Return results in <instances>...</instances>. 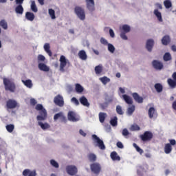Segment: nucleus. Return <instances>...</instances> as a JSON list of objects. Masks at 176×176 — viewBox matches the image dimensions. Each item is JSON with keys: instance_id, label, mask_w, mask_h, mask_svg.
<instances>
[{"instance_id": "48", "label": "nucleus", "mask_w": 176, "mask_h": 176, "mask_svg": "<svg viewBox=\"0 0 176 176\" xmlns=\"http://www.w3.org/2000/svg\"><path fill=\"white\" fill-rule=\"evenodd\" d=\"M164 61H170L171 60V54L168 52H166L164 55Z\"/></svg>"}, {"instance_id": "28", "label": "nucleus", "mask_w": 176, "mask_h": 176, "mask_svg": "<svg viewBox=\"0 0 176 176\" xmlns=\"http://www.w3.org/2000/svg\"><path fill=\"white\" fill-rule=\"evenodd\" d=\"M22 82L28 89H32V86H33L32 80H31L30 79L29 80H22Z\"/></svg>"}, {"instance_id": "3", "label": "nucleus", "mask_w": 176, "mask_h": 176, "mask_svg": "<svg viewBox=\"0 0 176 176\" xmlns=\"http://www.w3.org/2000/svg\"><path fill=\"white\" fill-rule=\"evenodd\" d=\"M74 12L80 20H85L86 13L85 12V9H83L82 7L76 6L74 8Z\"/></svg>"}, {"instance_id": "13", "label": "nucleus", "mask_w": 176, "mask_h": 176, "mask_svg": "<svg viewBox=\"0 0 176 176\" xmlns=\"http://www.w3.org/2000/svg\"><path fill=\"white\" fill-rule=\"evenodd\" d=\"M132 97L133 100H135V101L138 104H142V102H144V98L140 96V95L137 92L133 93Z\"/></svg>"}, {"instance_id": "16", "label": "nucleus", "mask_w": 176, "mask_h": 176, "mask_svg": "<svg viewBox=\"0 0 176 176\" xmlns=\"http://www.w3.org/2000/svg\"><path fill=\"white\" fill-rule=\"evenodd\" d=\"M85 2L87 3V9L89 10L90 12L94 11V0H85Z\"/></svg>"}, {"instance_id": "59", "label": "nucleus", "mask_w": 176, "mask_h": 176, "mask_svg": "<svg viewBox=\"0 0 176 176\" xmlns=\"http://www.w3.org/2000/svg\"><path fill=\"white\" fill-rule=\"evenodd\" d=\"M37 102L36 100L34 99V98H31L30 99V105H32L33 107L36 105Z\"/></svg>"}, {"instance_id": "58", "label": "nucleus", "mask_w": 176, "mask_h": 176, "mask_svg": "<svg viewBox=\"0 0 176 176\" xmlns=\"http://www.w3.org/2000/svg\"><path fill=\"white\" fill-rule=\"evenodd\" d=\"M38 61H45V60H46V58H45V56L40 54L38 56Z\"/></svg>"}, {"instance_id": "37", "label": "nucleus", "mask_w": 176, "mask_h": 176, "mask_svg": "<svg viewBox=\"0 0 176 176\" xmlns=\"http://www.w3.org/2000/svg\"><path fill=\"white\" fill-rule=\"evenodd\" d=\"M30 9L32 11L34 12V13L38 12V7H36V4L35 3V1H32L31 5H30Z\"/></svg>"}, {"instance_id": "63", "label": "nucleus", "mask_w": 176, "mask_h": 176, "mask_svg": "<svg viewBox=\"0 0 176 176\" xmlns=\"http://www.w3.org/2000/svg\"><path fill=\"white\" fill-rule=\"evenodd\" d=\"M79 133L80 134V135H82V137H86L87 135L86 133H85V131H83V130L82 129H80Z\"/></svg>"}, {"instance_id": "10", "label": "nucleus", "mask_w": 176, "mask_h": 176, "mask_svg": "<svg viewBox=\"0 0 176 176\" xmlns=\"http://www.w3.org/2000/svg\"><path fill=\"white\" fill-rule=\"evenodd\" d=\"M58 119H60V122L63 123H67V118L63 112H59L54 116V122H57Z\"/></svg>"}, {"instance_id": "12", "label": "nucleus", "mask_w": 176, "mask_h": 176, "mask_svg": "<svg viewBox=\"0 0 176 176\" xmlns=\"http://www.w3.org/2000/svg\"><path fill=\"white\" fill-rule=\"evenodd\" d=\"M155 41H153V39L150 38L147 40L146 43V49L148 50V52H152V49H153Z\"/></svg>"}, {"instance_id": "61", "label": "nucleus", "mask_w": 176, "mask_h": 176, "mask_svg": "<svg viewBox=\"0 0 176 176\" xmlns=\"http://www.w3.org/2000/svg\"><path fill=\"white\" fill-rule=\"evenodd\" d=\"M117 146L118 148H120V149H123V147H124L122 142H117Z\"/></svg>"}, {"instance_id": "54", "label": "nucleus", "mask_w": 176, "mask_h": 176, "mask_svg": "<svg viewBox=\"0 0 176 176\" xmlns=\"http://www.w3.org/2000/svg\"><path fill=\"white\" fill-rule=\"evenodd\" d=\"M100 43H102V45H104V46H107L109 44L108 43V41H107V39H105L104 37L100 38Z\"/></svg>"}, {"instance_id": "38", "label": "nucleus", "mask_w": 176, "mask_h": 176, "mask_svg": "<svg viewBox=\"0 0 176 176\" xmlns=\"http://www.w3.org/2000/svg\"><path fill=\"white\" fill-rule=\"evenodd\" d=\"M107 118V113L100 112L99 113V120L100 123H104L105 122V118Z\"/></svg>"}, {"instance_id": "7", "label": "nucleus", "mask_w": 176, "mask_h": 176, "mask_svg": "<svg viewBox=\"0 0 176 176\" xmlns=\"http://www.w3.org/2000/svg\"><path fill=\"white\" fill-rule=\"evenodd\" d=\"M54 102L55 105L63 107H64V98L61 95L58 94L54 97Z\"/></svg>"}, {"instance_id": "50", "label": "nucleus", "mask_w": 176, "mask_h": 176, "mask_svg": "<svg viewBox=\"0 0 176 176\" xmlns=\"http://www.w3.org/2000/svg\"><path fill=\"white\" fill-rule=\"evenodd\" d=\"M50 164L52 166V167H54V168H58V167H60L58 162H56L54 160H50Z\"/></svg>"}, {"instance_id": "1", "label": "nucleus", "mask_w": 176, "mask_h": 176, "mask_svg": "<svg viewBox=\"0 0 176 176\" xmlns=\"http://www.w3.org/2000/svg\"><path fill=\"white\" fill-rule=\"evenodd\" d=\"M35 109L36 111H39L40 115L36 117L38 122H41V120H46V119H47V111H46V109L43 108V105L37 104Z\"/></svg>"}, {"instance_id": "45", "label": "nucleus", "mask_w": 176, "mask_h": 176, "mask_svg": "<svg viewBox=\"0 0 176 176\" xmlns=\"http://www.w3.org/2000/svg\"><path fill=\"white\" fill-rule=\"evenodd\" d=\"M6 128L8 133H13V130H14V125L12 124H8L6 126Z\"/></svg>"}, {"instance_id": "4", "label": "nucleus", "mask_w": 176, "mask_h": 176, "mask_svg": "<svg viewBox=\"0 0 176 176\" xmlns=\"http://www.w3.org/2000/svg\"><path fill=\"white\" fill-rule=\"evenodd\" d=\"M140 138L143 142H148L151 141L153 138V133L149 131H146L143 134L140 135Z\"/></svg>"}, {"instance_id": "52", "label": "nucleus", "mask_w": 176, "mask_h": 176, "mask_svg": "<svg viewBox=\"0 0 176 176\" xmlns=\"http://www.w3.org/2000/svg\"><path fill=\"white\" fill-rule=\"evenodd\" d=\"M108 46V50L110 52V53H115V47L113 45L109 43L107 44Z\"/></svg>"}, {"instance_id": "18", "label": "nucleus", "mask_w": 176, "mask_h": 176, "mask_svg": "<svg viewBox=\"0 0 176 176\" xmlns=\"http://www.w3.org/2000/svg\"><path fill=\"white\" fill-rule=\"evenodd\" d=\"M23 176H36V171L30 170V169H25L23 171Z\"/></svg>"}, {"instance_id": "43", "label": "nucleus", "mask_w": 176, "mask_h": 176, "mask_svg": "<svg viewBox=\"0 0 176 176\" xmlns=\"http://www.w3.org/2000/svg\"><path fill=\"white\" fill-rule=\"evenodd\" d=\"M100 82H102V83H103V85H107V83H109V82H111V79H109L107 76L100 78Z\"/></svg>"}, {"instance_id": "17", "label": "nucleus", "mask_w": 176, "mask_h": 176, "mask_svg": "<svg viewBox=\"0 0 176 176\" xmlns=\"http://www.w3.org/2000/svg\"><path fill=\"white\" fill-rule=\"evenodd\" d=\"M79 101H80V104L82 105H83L84 107H87V108H89V107H90V103L89 102V100H87V98H86L85 97V96H81L79 98Z\"/></svg>"}, {"instance_id": "36", "label": "nucleus", "mask_w": 176, "mask_h": 176, "mask_svg": "<svg viewBox=\"0 0 176 176\" xmlns=\"http://www.w3.org/2000/svg\"><path fill=\"white\" fill-rule=\"evenodd\" d=\"M129 130L131 131H140L141 130V127H140L137 124H133L131 126Z\"/></svg>"}, {"instance_id": "25", "label": "nucleus", "mask_w": 176, "mask_h": 176, "mask_svg": "<svg viewBox=\"0 0 176 176\" xmlns=\"http://www.w3.org/2000/svg\"><path fill=\"white\" fill-rule=\"evenodd\" d=\"M78 55L80 60H87V54H86V52L85 50L79 51Z\"/></svg>"}, {"instance_id": "47", "label": "nucleus", "mask_w": 176, "mask_h": 176, "mask_svg": "<svg viewBox=\"0 0 176 176\" xmlns=\"http://www.w3.org/2000/svg\"><path fill=\"white\" fill-rule=\"evenodd\" d=\"M48 12H49V14H50L51 19L54 20V19H56V12L54 11V10L50 8V9H49Z\"/></svg>"}, {"instance_id": "39", "label": "nucleus", "mask_w": 176, "mask_h": 176, "mask_svg": "<svg viewBox=\"0 0 176 176\" xmlns=\"http://www.w3.org/2000/svg\"><path fill=\"white\" fill-rule=\"evenodd\" d=\"M164 5L166 9H170V8L173 7V3H171V0H165L164 1Z\"/></svg>"}, {"instance_id": "44", "label": "nucleus", "mask_w": 176, "mask_h": 176, "mask_svg": "<svg viewBox=\"0 0 176 176\" xmlns=\"http://www.w3.org/2000/svg\"><path fill=\"white\" fill-rule=\"evenodd\" d=\"M76 91L77 93H83V87H82V85H80V84H76Z\"/></svg>"}, {"instance_id": "60", "label": "nucleus", "mask_w": 176, "mask_h": 176, "mask_svg": "<svg viewBox=\"0 0 176 176\" xmlns=\"http://www.w3.org/2000/svg\"><path fill=\"white\" fill-rule=\"evenodd\" d=\"M109 35L111 38H115V32H113V30H109Z\"/></svg>"}, {"instance_id": "49", "label": "nucleus", "mask_w": 176, "mask_h": 176, "mask_svg": "<svg viewBox=\"0 0 176 176\" xmlns=\"http://www.w3.org/2000/svg\"><path fill=\"white\" fill-rule=\"evenodd\" d=\"M133 146L136 149L137 152H138L140 155H142V153H144V150H142V148H140V146H138V145H137V144L133 143Z\"/></svg>"}, {"instance_id": "42", "label": "nucleus", "mask_w": 176, "mask_h": 176, "mask_svg": "<svg viewBox=\"0 0 176 176\" xmlns=\"http://www.w3.org/2000/svg\"><path fill=\"white\" fill-rule=\"evenodd\" d=\"M88 159L91 162H96L97 160V156L94 153H89L88 155Z\"/></svg>"}, {"instance_id": "34", "label": "nucleus", "mask_w": 176, "mask_h": 176, "mask_svg": "<svg viewBox=\"0 0 176 176\" xmlns=\"http://www.w3.org/2000/svg\"><path fill=\"white\" fill-rule=\"evenodd\" d=\"M154 14L157 18V20H159L161 22L163 21V18L162 17V12H159V10H154Z\"/></svg>"}, {"instance_id": "30", "label": "nucleus", "mask_w": 176, "mask_h": 176, "mask_svg": "<svg viewBox=\"0 0 176 176\" xmlns=\"http://www.w3.org/2000/svg\"><path fill=\"white\" fill-rule=\"evenodd\" d=\"M155 113H156V109H155V107H150L148 111L149 118L153 119V116H155Z\"/></svg>"}, {"instance_id": "20", "label": "nucleus", "mask_w": 176, "mask_h": 176, "mask_svg": "<svg viewBox=\"0 0 176 176\" xmlns=\"http://www.w3.org/2000/svg\"><path fill=\"white\" fill-rule=\"evenodd\" d=\"M170 42H171V38L168 35L164 36L162 39V43L164 46H167V45H168V43H170Z\"/></svg>"}, {"instance_id": "26", "label": "nucleus", "mask_w": 176, "mask_h": 176, "mask_svg": "<svg viewBox=\"0 0 176 176\" xmlns=\"http://www.w3.org/2000/svg\"><path fill=\"white\" fill-rule=\"evenodd\" d=\"M164 153L166 155H168L171 153V151H173V146H171V144L170 143L166 144L164 146Z\"/></svg>"}, {"instance_id": "19", "label": "nucleus", "mask_w": 176, "mask_h": 176, "mask_svg": "<svg viewBox=\"0 0 176 176\" xmlns=\"http://www.w3.org/2000/svg\"><path fill=\"white\" fill-rule=\"evenodd\" d=\"M110 157L113 160V162H120V157L118 155L116 151L111 152Z\"/></svg>"}, {"instance_id": "5", "label": "nucleus", "mask_w": 176, "mask_h": 176, "mask_svg": "<svg viewBox=\"0 0 176 176\" xmlns=\"http://www.w3.org/2000/svg\"><path fill=\"white\" fill-rule=\"evenodd\" d=\"M59 61H60V71L61 72H64V71H65L64 68H65V67L67 66V64H69V60H67V58L63 55H61L60 57Z\"/></svg>"}, {"instance_id": "2", "label": "nucleus", "mask_w": 176, "mask_h": 176, "mask_svg": "<svg viewBox=\"0 0 176 176\" xmlns=\"http://www.w3.org/2000/svg\"><path fill=\"white\" fill-rule=\"evenodd\" d=\"M3 85L6 91H10V93H14L16 91V84L9 78H3Z\"/></svg>"}, {"instance_id": "23", "label": "nucleus", "mask_w": 176, "mask_h": 176, "mask_svg": "<svg viewBox=\"0 0 176 176\" xmlns=\"http://www.w3.org/2000/svg\"><path fill=\"white\" fill-rule=\"evenodd\" d=\"M123 100L128 105H133V99L129 95H122Z\"/></svg>"}, {"instance_id": "57", "label": "nucleus", "mask_w": 176, "mask_h": 176, "mask_svg": "<svg viewBox=\"0 0 176 176\" xmlns=\"http://www.w3.org/2000/svg\"><path fill=\"white\" fill-rule=\"evenodd\" d=\"M120 38L123 39L124 41H127L128 38L127 36L126 35V33L121 32L120 33Z\"/></svg>"}, {"instance_id": "9", "label": "nucleus", "mask_w": 176, "mask_h": 176, "mask_svg": "<svg viewBox=\"0 0 176 176\" xmlns=\"http://www.w3.org/2000/svg\"><path fill=\"white\" fill-rule=\"evenodd\" d=\"M91 170L94 174H100L101 171V165L98 163H94L90 165Z\"/></svg>"}, {"instance_id": "8", "label": "nucleus", "mask_w": 176, "mask_h": 176, "mask_svg": "<svg viewBox=\"0 0 176 176\" xmlns=\"http://www.w3.org/2000/svg\"><path fill=\"white\" fill-rule=\"evenodd\" d=\"M66 171L69 175H76L78 174V168L73 165H69L66 167Z\"/></svg>"}, {"instance_id": "41", "label": "nucleus", "mask_w": 176, "mask_h": 176, "mask_svg": "<svg viewBox=\"0 0 176 176\" xmlns=\"http://www.w3.org/2000/svg\"><path fill=\"white\" fill-rule=\"evenodd\" d=\"M95 72L96 75H100L102 72V65H99L95 67Z\"/></svg>"}, {"instance_id": "46", "label": "nucleus", "mask_w": 176, "mask_h": 176, "mask_svg": "<svg viewBox=\"0 0 176 176\" xmlns=\"http://www.w3.org/2000/svg\"><path fill=\"white\" fill-rule=\"evenodd\" d=\"M110 124L113 127L118 126V117H114L110 120Z\"/></svg>"}, {"instance_id": "29", "label": "nucleus", "mask_w": 176, "mask_h": 176, "mask_svg": "<svg viewBox=\"0 0 176 176\" xmlns=\"http://www.w3.org/2000/svg\"><path fill=\"white\" fill-rule=\"evenodd\" d=\"M15 13H16V14H23V13H24V8L22 5H18L15 8Z\"/></svg>"}, {"instance_id": "32", "label": "nucleus", "mask_w": 176, "mask_h": 176, "mask_svg": "<svg viewBox=\"0 0 176 176\" xmlns=\"http://www.w3.org/2000/svg\"><path fill=\"white\" fill-rule=\"evenodd\" d=\"M38 126H41V128L43 129V130H46L47 129H50V124H49L47 122H45L44 124L42 122H38Z\"/></svg>"}, {"instance_id": "62", "label": "nucleus", "mask_w": 176, "mask_h": 176, "mask_svg": "<svg viewBox=\"0 0 176 176\" xmlns=\"http://www.w3.org/2000/svg\"><path fill=\"white\" fill-rule=\"evenodd\" d=\"M155 6H156V8H157V9H160V10H162V9H163V6H162L161 3H155Z\"/></svg>"}, {"instance_id": "33", "label": "nucleus", "mask_w": 176, "mask_h": 176, "mask_svg": "<svg viewBox=\"0 0 176 176\" xmlns=\"http://www.w3.org/2000/svg\"><path fill=\"white\" fill-rule=\"evenodd\" d=\"M154 87L157 93H162V91H163V85L160 83L155 84Z\"/></svg>"}, {"instance_id": "27", "label": "nucleus", "mask_w": 176, "mask_h": 176, "mask_svg": "<svg viewBox=\"0 0 176 176\" xmlns=\"http://www.w3.org/2000/svg\"><path fill=\"white\" fill-rule=\"evenodd\" d=\"M44 50L45 52H46V53H47L50 57H52V56H53V54L52 53V50H50V44L45 43L44 45Z\"/></svg>"}, {"instance_id": "22", "label": "nucleus", "mask_w": 176, "mask_h": 176, "mask_svg": "<svg viewBox=\"0 0 176 176\" xmlns=\"http://www.w3.org/2000/svg\"><path fill=\"white\" fill-rule=\"evenodd\" d=\"M167 83L170 89H175L176 87V80L172 78H168Z\"/></svg>"}, {"instance_id": "64", "label": "nucleus", "mask_w": 176, "mask_h": 176, "mask_svg": "<svg viewBox=\"0 0 176 176\" xmlns=\"http://www.w3.org/2000/svg\"><path fill=\"white\" fill-rule=\"evenodd\" d=\"M15 2L16 5H23V2H24V0H15Z\"/></svg>"}, {"instance_id": "51", "label": "nucleus", "mask_w": 176, "mask_h": 176, "mask_svg": "<svg viewBox=\"0 0 176 176\" xmlns=\"http://www.w3.org/2000/svg\"><path fill=\"white\" fill-rule=\"evenodd\" d=\"M113 100L112 98L109 99L107 102H105L101 104V107L103 109H105V108H108V102H112Z\"/></svg>"}, {"instance_id": "21", "label": "nucleus", "mask_w": 176, "mask_h": 176, "mask_svg": "<svg viewBox=\"0 0 176 176\" xmlns=\"http://www.w3.org/2000/svg\"><path fill=\"white\" fill-rule=\"evenodd\" d=\"M25 19L29 21H34L35 20V14L31 12H27L25 13Z\"/></svg>"}, {"instance_id": "35", "label": "nucleus", "mask_w": 176, "mask_h": 176, "mask_svg": "<svg viewBox=\"0 0 176 176\" xmlns=\"http://www.w3.org/2000/svg\"><path fill=\"white\" fill-rule=\"evenodd\" d=\"M134 111H135V106L134 104H132V106L129 107L126 110L127 115L131 116V115L134 113Z\"/></svg>"}, {"instance_id": "24", "label": "nucleus", "mask_w": 176, "mask_h": 176, "mask_svg": "<svg viewBox=\"0 0 176 176\" xmlns=\"http://www.w3.org/2000/svg\"><path fill=\"white\" fill-rule=\"evenodd\" d=\"M38 69L40 71H43L44 72H49L50 68L46 65L45 63H39L38 64Z\"/></svg>"}, {"instance_id": "53", "label": "nucleus", "mask_w": 176, "mask_h": 176, "mask_svg": "<svg viewBox=\"0 0 176 176\" xmlns=\"http://www.w3.org/2000/svg\"><path fill=\"white\" fill-rule=\"evenodd\" d=\"M116 112L118 115H123V109H122V106L118 105L116 107Z\"/></svg>"}, {"instance_id": "40", "label": "nucleus", "mask_w": 176, "mask_h": 176, "mask_svg": "<svg viewBox=\"0 0 176 176\" xmlns=\"http://www.w3.org/2000/svg\"><path fill=\"white\" fill-rule=\"evenodd\" d=\"M0 27L3 30H8V22L5 19H2L0 21Z\"/></svg>"}, {"instance_id": "31", "label": "nucleus", "mask_w": 176, "mask_h": 176, "mask_svg": "<svg viewBox=\"0 0 176 176\" xmlns=\"http://www.w3.org/2000/svg\"><path fill=\"white\" fill-rule=\"evenodd\" d=\"M120 30L121 31H123L122 32L127 34V33L130 32L131 28H130V26H129V25H123L120 28Z\"/></svg>"}, {"instance_id": "14", "label": "nucleus", "mask_w": 176, "mask_h": 176, "mask_svg": "<svg viewBox=\"0 0 176 176\" xmlns=\"http://www.w3.org/2000/svg\"><path fill=\"white\" fill-rule=\"evenodd\" d=\"M76 114L74 111H69L67 114L68 120L70 122H78L79 119L76 118Z\"/></svg>"}, {"instance_id": "55", "label": "nucleus", "mask_w": 176, "mask_h": 176, "mask_svg": "<svg viewBox=\"0 0 176 176\" xmlns=\"http://www.w3.org/2000/svg\"><path fill=\"white\" fill-rule=\"evenodd\" d=\"M72 102H73V104H75L76 106L79 105V100H78V99H76V98L73 97L71 99Z\"/></svg>"}, {"instance_id": "56", "label": "nucleus", "mask_w": 176, "mask_h": 176, "mask_svg": "<svg viewBox=\"0 0 176 176\" xmlns=\"http://www.w3.org/2000/svg\"><path fill=\"white\" fill-rule=\"evenodd\" d=\"M122 135H124V137H127V135H129L130 133L129 132V130H127V129H124L122 130Z\"/></svg>"}, {"instance_id": "11", "label": "nucleus", "mask_w": 176, "mask_h": 176, "mask_svg": "<svg viewBox=\"0 0 176 176\" xmlns=\"http://www.w3.org/2000/svg\"><path fill=\"white\" fill-rule=\"evenodd\" d=\"M8 109H14L17 107V102L14 100L10 99L6 102Z\"/></svg>"}, {"instance_id": "6", "label": "nucleus", "mask_w": 176, "mask_h": 176, "mask_svg": "<svg viewBox=\"0 0 176 176\" xmlns=\"http://www.w3.org/2000/svg\"><path fill=\"white\" fill-rule=\"evenodd\" d=\"M92 138L95 142L98 144V146L102 151H104L105 144H104V142L97 136V135H92Z\"/></svg>"}, {"instance_id": "15", "label": "nucleus", "mask_w": 176, "mask_h": 176, "mask_svg": "<svg viewBox=\"0 0 176 176\" xmlns=\"http://www.w3.org/2000/svg\"><path fill=\"white\" fill-rule=\"evenodd\" d=\"M152 64L155 69H163V63L162 62L154 60H153Z\"/></svg>"}]
</instances>
